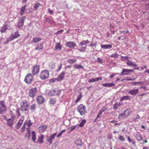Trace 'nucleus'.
<instances>
[{
    "instance_id": "nucleus-1",
    "label": "nucleus",
    "mask_w": 149,
    "mask_h": 149,
    "mask_svg": "<svg viewBox=\"0 0 149 149\" xmlns=\"http://www.w3.org/2000/svg\"><path fill=\"white\" fill-rule=\"evenodd\" d=\"M20 109L24 111H28L29 104L27 100H24L21 102L20 103Z\"/></svg>"
},
{
    "instance_id": "nucleus-2",
    "label": "nucleus",
    "mask_w": 149,
    "mask_h": 149,
    "mask_svg": "<svg viewBox=\"0 0 149 149\" xmlns=\"http://www.w3.org/2000/svg\"><path fill=\"white\" fill-rule=\"evenodd\" d=\"M49 73L48 71L47 70H44L40 72L39 77L42 80H45L49 77Z\"/></svg>"
},
{
    "instance_id": "nucleus-3",
    "label": "nucleus",
    "mask_w": 149,
    "mask_h": 149,
    "mask_svg": "<svg viewBox=\"0 0 149 149\" xmlns=\"http://www.w3.org/2000/svg\"><path fill=\"white\" fill-rule=\"evenodd\" d=\"M77 110L81 115H84L86 112V106L82 104H80L77 107Z\"/></svg>"
},
{
    "instance_id": "nucleus-4",
    "label": "nucleus",
    "mask_w": 149,
    "mask_h": 149,
    "mask_svg": "<svg viewBox=\"0 0 149 149\" xmlns=\"http://www.w3.org/2000/svg\"><path fill=\"white\" fill-rule=\"evenodd\" d=\"M61 93V91L57 88L49 90L47 93L48 95L50 96L56 95H59Z\"/></svg>"
},
{
    "instance_id": "nucleus-5",
    "label": "nucleus",
    "mask_w": 149,
    "mask_h": 149,
    "mask_svg": "<svg viewBox=\"0 0 149 149\" xmlns=\"http://www.w3.org/2000/svg\"><path fill=\"white\" fill-rule=\"evenodd\" d=\"M20 36V35L18 31L15 32L14 34H11L10 35L8 38L9 40H6V43H8L9 40H13L19 37Z\"/></svg>"
},
{
    "instance_id": "nucleus-6",
    "label": "nucleus",
    "mask_w": 149,
    "mask_h": 149,
    "mask_svg": "<svg viewBox=\"0 0 149 149\" xmlns=\"http://www.w3.org/2000/svg\"><path fill=\"white\" fill-rule=\"evenodd\" d=\"M37 91L36 87L32 88L30 89L29 91V96L31 98H33L35 95Z\"/></svg>"
},
{
    "instance_id": "nucleus-7",
    "label": "nucleus",
    "mask_w": 149,
    "mask_h": 149,
    "mask_svg": "<svg viewBox=\"0 0 149 149\" xmlns=\"http://www.w3.org/2000/svg\"><path fill=\"white\" fill-rule=\"evenodd\" d=\"M33 80V77L30 73L27 74L25 78L24 82L27 84H30L32 82Z\"/></svg>"
},
{
    "instance_id": "nucleus-8",
    "label": "nucleus",
    "mask_w": 149,
    "mask_h": 149,
    "mask_svg": "<svg viewBox=\"0 0 149 149\" xmlns=\"http://www.w3.org/2000/svg\"><path fill=\"white\" fill-rule=\"evenodd\" d=\"M6 110V107L5 105L4 102L0 101V114L2 113Z\"/></svg>"
},
{
    "instance_id": "nucleus-9",
    "label": "nucleus",
    "mask_w": 149,
    "mask_h": 149,
    "mask_svg": "<svg viewBox=\"0 0 149 149\" xmlns=\"http://www.w3.org/2000/svg\"><path fill=\"white\" fill-rule=\"evenodd\" d=\"M40 70V66L35 65L34 66L32 70V73L33 75H36L38 73Z\"/></svg>"
},
{
    "instance_id": "nucleus-10",
    "label": "nucleus",
    "mask_w": 149,
    "mask_h": 149,
    "mask_svg": "<svg viewBox=\"0 0 149 149\" xmlns=\"http://www.w3.org/2000/svg\"><path fill=\"white\" fill-rule=\"evenodd\" d=\"M65 73L64 72H61L58 77L55 79V80H56L58 81L61 82L65 78Z\"/></svg>"
},
{
    "instance_id": "nucleus-11",
    "label": "nucleus",
    "mask_w": 149,
    "mask_h": 149,
    "mask_svg": "<svg viewBox=\"0 0 149 149\" xmlns=\"http://www.w3.org/2000/svg\"><path fill=\"white\" fill-rule=\"evenodd\" d=\"M127 64L128 66L134 67L135 68H134V69L139 70L138 68H135L137 67V65L134 62H133L132 61H130L129 60H127Z\"/></svg>"
},
{
    "instance_id": "nucleus-12",
    "label": "nucleus",
    "mask_w": 149,
    "mask_h": 149,
    "mask_svg": "<svg viewBox=\"0 0 149 149\" xmlns=\"http://www.w3.org/2000/svg\"><path fill=\"white\" fill-rule=\"evenodd\" d=\"M133 70L123 69L122 72V75H129L133 72Z\"/></svg>"
},
{
    "instance_id": "nucleus-13",
    "label": "nucleus",
    "mask_w": 149,
    "mask_h": 149,
    "mask_svg": "<svg viewBox=\"0 0 149 149\" xmlns=\"http://www.w3.org/2000/svg\"><path fill=\"white\" fill-rule=\"evenodd\" d=\"M66 46L69 48H74L77 46V45L74 42L70 41L66 42Z\"/></svg>"
},
{
    "instance_id": "nucleus-14",
    "label": "nucleus",
    "mask_w": 149,
    "mask_h": 149,
    "mask_svg": "<svg viewBox=\"0 0 149 149\" xmlns=\"http://www.w3.org/2000/svg\"><path fill=\"white\" fill-rule=\"evenodd\" d=\"M25 19V17H22L20 19V21L18 22L17 26L19 28L22 27L24 23V19Z\"/></svg>"
},
{
    "instance_id": "nucleus-15",
    "label": "nucleus",
    "mask_w": 149,
    "mask_h": 149,
    "mask_svg": "<svg viewBox=\"0 0 149 149\" xmlns=\"http://www.w3.org/2000/svg\"><path fill=\"white\" fill-rule=\"evenodd\" d=\"M24 117H22L19 120L16 127L17 129H18L22 125V124L24 120Z\"/></svg>"
},
{
    "instance_id": "nucleus-16",
    "label": "nucleus",
    "mask_w": 149,
    "mask_h": 149,
    "mask_svg": "<svg viewBox=\"0 0 149 149\" xmlns=\"http://www.w3.org/2000/svg\"><path fill=\"white\" fill-rule=\"evenodd\" d=\"M47 128V126L46 125H41L39 128V130L40 132H43L45 131Z\"/></svg>"
},
{
    "instance_id": "nucleus-17",
    "label": "nucleus",
    "mask_w": 149,
    "mask_h": 149,
    "mask_svg": "<svg viewBox=\"0 0 149 149\" xmlns=\"http://www.w3.org/2000/svg\"><path fill=\"white\" fill-rule=\"evenodd\" d=\"M62 46L60 42H56L55 44V49L56 50H58L60 51L62 48Z\"/></svg>"
},
{
    "instance_id": "nucleus-18",
    "label": "nucleus",
    "mask_w": 149,
    "mask_h": 149,
    "mask_svg": "<svg viewBox=\"0 0 149 149\" xmlns=\"http://www.w3.org/2000/svg\"><path fill=\"white\" fill-rule=\"evenodd\" d=\"M57 134V132H56L52 135H51L50 137L47 140V141L49 142L50 144H51L52 143V140L54 139L55 137Z\"/></svg>"
},
{
    "instance_id": "nucleus-19",
    "label": "nucleus",
    "mask_w": 149,
    "mask_h": 149,
    "mask_svg": "<svg viewBox=\"0 0 149 149\" xmlns=\"http://www.w3.org/2000/svg\"><path fill=\"white\" fill-rule=\"evenodd\" d=\"M130 114V112L129 110H125L123 113H122V118H127Z\"/></svg>"
},
{
    "instance_id": "nucleus-20",
    "label": "nucleus",
    "mask_w": 149,
    "mask_h": 149,
    "mask_svg": "<svg viewBox=\"0 0 149 149\" xmlns=\"http://www.w3.org/2000/svg\"><path fill=\"white\" fill-rule=\"evenodd\" d=\"M101 48L103 49H110L112 48V45H101Z\"/></svg>"
},
{
    "instance_id": "nucleus-21",
    "label": "nucleus",
    "mask_w": 149,
    "mask_h": 149,
    "mask_svg": "<svg viewBox=\"0 0 149 149\" xmlns=\"http://www.w3.org/2000/svg\"><path fill=\"white\" fill-rule=\"evenodd\" d=\"M37 101L38 103L42 104L44 101V99L41 96H38L37 98Z\"/></svg>"
},
{
    "instance_id": "nucleus-22",
    "label": "nucleus",
    "mask_w": 149,
    "mask_h": 149,
    "mask_svg": "<svg viewBox=\"0 0 149 149\" xmlns=\"http://www.w3.org/2000/svg\"><path fill=\"white\" fill-rule=\"evenodd\" d=\"M42 39L38 37H35L33 38L31 42L33 43H36L40 41Z\"/></svg>"
},
{
    "instance_id": "nucleus-23",
    "label": "nucleus",
    "mask_w": 149,
    "mask_h": 149,
    "mask_svg": "<svg viewBox=\"0 0 149 149\" xmlns=\"http://www.w3.org/2000/svg\"><path fill=\"white\" fill-rule=\"evenodd\" d=\"M14 120L12 119H9L7 120V124L11 127H13L12 126L13 124Z\"/></svg>"
},
{
    "instance_id": "nucleus-24",
    "label": "nucleus",
    "mask_w": 149,
    "mask_h": 149,
    "mask_svg": "<svg viewBox=\"0 0 149 149\" xmlns=\"http://www.w3.org/2000/svg\"><path fill=\"white\" fill-rule=\"evenodd\" d=\"M139 92V89H136L132 90L129 92V93L132 95H135Z\"/></svg>"
},
{
    "instance_id": "nucleus-25",
    "label": "nucleus",
    "mask_w": 149,
    "mask_h": 149,
    "mask_svg": "<svg viewBox=\"0 0 149 149\" xmlns=\"http://www.w3.org/2000/svg\"><path fill=\"white\" fill-rule=\"evenodd\" d=\"M36 108V104L34 103L31 105L30 107V109L32 112H34Z\"/></svg>"
},
{
    "instance_id": "nucleus-26",
    "label": "nucleus",
    "mask_w": 149,
    "mask_h": 149,
    "mask_svg": "<svg viewBox=\"0 0 149 149\" xmlns=\"http://www.w3.org/2000/svg\"><path fill=\"white\" fill-rule=\"evenodd\" d=\"M8 25L7 24L4 25L1 28V33H3L5 32V31L8 29Z\"/></svg>"
},
{
    "instance_id": "nucleus-27",
    "label": "nucleus",
    "mask_w": 149,
    "mask_h": 149,
    "mask_svg": "<svg viewBox=\"0 0 149 149\" xmlns=\"http://www.w3.org/2000/svg\"><path fill=\"white\" fill-rule=\"evenodd\" d=\"M26 6L25 5L21 8L19 11V14L21 16L23 15L24 14V11L26 10Z\"/></svg>"
},
{
    "instance_id": "nucleus-28",
    "label": "nucleus",
    "mask_w": 149,
    "mask_h": 149,
    "mask_svg": "<svg viewBox=\"0 0 149 149\" xmlns=\"http://www.w3.org/2000/svg\"><path fill=\"white\" fill-rule=\"evenodd\" d=\"M127 138L128 141L130 143H132L134 146H136V142L134 139H131L129 136H127Z\"/></svg>"
},
{
    "instance_id": "nucleus-29",
    "label": "nucleus",
    "mask_w": 149,
    "mask_h": 149,
    "mask_svg": "<svg viewBox=\"0 0 149 149\" xmlns=\"http://www.w3.org/2000/svg\"><path fill=\"white\" fill-rule=\"evenodd\" d=\"M115 84L113 83H108V84H103L102 86L105 87H112L115 86Z\"/></svg>"
},
{
    "instance_id": "nucleus-30",
    "label": "nucleus",
    "mask_w": 149,
    "mask_h": 149,
    "mask_svg": "<svg viewBox=\"0 0 149 149\" xmlns=\"http://www.w3.org/2000/svg\"><path fill=\"white\" fill-rule=\"evenodd\" d=\"M90 43V42L88 40H83L81 42H80L79 45H80L81 46H82L83 45H85L87 44Z\"/></svg>"
},
{
    "instance_id": "nucleus-31",
    "label": "nucleus",
    "mask_w": 149,
    "mask_h": 149,
    "mask_svg": "<svg viewBox=\"0 0 149 149\" xmlns=\"http://www.w3.org/2000/svg\"><path fill=\"white\" fill-rule=\"evenodd\" d=\"M31 136H32V140L34 142L36 141V135L35 132L34 131H32L31 133Z\"/></svg>"
},
{
    "instance_id": "nucleus-32",
    "label": "nucleus",
    "mask_w": 149,
    "mask_h": 149,
    "mask_svg": "<svg viewBox=\"0 0 149 149\" xmlns=\"http://www.w3.org/2000/svg\"><path fill=\"white\" fill-rule=\"evenodd\" d=\"M44 138V136L43 135L41 134L40 136L39 137L38 139V142L41 143H43V139Z\"/></svg>"
},
{
    "instance_id": "nucleus-33",
    "label": "nucleus",
    "mask_w": 149,
    "mask_h": 149,
    "mask_svg": "<svg viewBox=\"0 0 149 149\" xmlns=\"http://www.w3.org/2000/svg\"><path fill=\"white\" fill-rule=\"evenodd\" d=\"M43 48V47L42 46V44H38L37 45V46L35 48V50H40L42 49Z\"/></svg>"
},
{
    "instance_id": "nucleus-34",
    "label": "nucleus",
    "mask_w": 149,
    "mask_h": 149,
    "mask_svg": "<svg viewBox=\"0 0 149 149\" xmlns=\"http://www.w3.org/2000/svg\"><path fill=\"white\" fill-rule=\"evenodd\" d=\"M73 67L74 68L76 69H83L84 68L83 66L81 65H77L75 64L74 65Z\"/></svg>"
},
{
    "instance_id": "nucleus-35",
    "label": "nucleus",
    "mask_w": 149,
    "mask_h": 149,
    "mask_svg": "<svg viewBox=\"0 0 149 149\" xmlns=\"http://www.w3.org/2000/svg\"><path fill=\"white\" fill-rule=\"evenodd\" d=\"M77 61V59H70L67 60V62L70 64H72Z\"/></svg>"
},
{
    "instance_id": "nucleus-36",
    "label": "nucleus",
    "mask_w": 149,
    "mask_h": 149,
    "mask_svg": "<svg viewBox=\"0 0 149 149\" xmlns=\"http://www.w3.org/2000/svg\"><path fill=\"white\" fill-rule=\"evenodd\" d=\"M56 102V99L55 98H51L49 101L50 103L51 104H55Z\"/></svg>"
},
{
    "instance_id": "nucleus-37",
    "label": "nucleus",
    "mask_w": 149,
    "mask_h": 149,
    "mask_svg": "<svg viewBox=\"0 0 149 149\" xmlns=\"http://www.w3.org/2000/svg\"><path fill=\"white\" fill-rule=\"evenodd\" d=\"M86 120L85 119H83L81 121V122L80 123L79 125L80 127H82L84 126V125L86 123Z\"/></svg>"
},
{
    "instance_id": "nucleus-38",
    "label": "nucleus",
    "mask_w": 149,
    "mask_h": 149,
    "mask_svg": "<svg viewBox=\"0 0 149 149\" xmlns=\"http://www.w3.org/2000/svg\"><path fill=\"white\" fill-rule=\"evenodd\" d=\"M40 6H42V5L39 3H36L34 7V10H36Z\"/></svg>"
},
{
    "instance_id": "nucleus-39",
    "label": "nucleus",
    "mask_w": 149,
    "mask_h": 149,
    "mask_svg": "<svg viewBox=\"0 0 149 149\" xmlns=\"http://www.w3.org/2000/svg\"><path fill=\"white\" fill-rule=\"evenodd\" d=\"M82 97V96L81 95V93H80L77 99H76V100L75 101V103H77L79 102V101L81 100V98Z\"/></svg>"
},
{
    "instance_id": "nucleus-40",
    "label": "nucleus",
    "mask_w": 149,
    "mask_h": 149,
    "mask_svg": "<svg viewBox=\"0 0 149 149\" xmlns=\"http://www.w3.org/2000/svg\"><path fill=\"white\" fill-rule=\"evenodd\" d=\"M86 47L85 46L84 47H82L81 49H77V50L79 51L80 52H84L86 51Z\"/></svg>"
},
{
    "instance_id": "nucleus-41",
    "label": "nucleus",
    "mask_w": 149,
    "mask_h": 149,
    "mask_svg": "<svg viewBox=\"0 0 149 149\" xmlns=\"http://www.w3.org/2000/svg\"><path fill=\"white\" fill-rule=\"evenodd\" d=\"M106 110V108L104 107L102 109H101L99 111L100 114H102L103 112H104Z\"/></svg>"
},
{
    "instance_id": "nucleus-42",
    "label": "nucleus",
    "mask_w": 149,
    "mask_h": 149,
    "mask_svg": "<svg viewBox=\"0 0 149 149\" xmlns=\"http://www.w3.org/2000/svg\"><path fill=\"white\" fill-rule=\"evenodd\" d=\"M136 137L137 139L139 141H141L142 140V136L141 135H137Z\"/></svg>"
},
{
    "instance_id": "nucleus-43",
    "label": "nucleus",
    "mask_w": 149,
    "mask_h": 149,
    "mask_svg": "<svg viewBox=\"0 0 149 149\" xmlns=\"http://www.w3.org/2000/svg\"><path fill=\"white\" fill-rule=\"evenodd\" d=\"M26 123H25L24 124V125H23V126L21 128V132H24L25 130V125H26Z\"/></svg>"
},
{
    "instance_id": "nucleus-44",
    "label": "nucleus",
    "mask_w": 149,
    "mask_h": 149,
    "mask_svg": "<svg viewBox=\"0 0 149 149\" xmlns=\"http://www.w3.org/2000/svg\"><path fill=\"white\" fill-rule=\"evenodd\" d=\"M143 83L142 81H140L139 82H132L131 83L132 85H136V84H140L141 85L142 83Z\"/></svg>"
},
{
    "instance_id": "nucleus-45",
    "label": "nucleus",
    "mask_w": 149,
    "mask_h": 149,
    "mask_svg": "<svg viewBox=\"0 0 149 149\" xmlns=\"http://www.w3.org/2000/svg\"><path fill=\"white\" fill-rule=\"evenodd\" d=\"M110 56L111 57L116 58H117L118 57V55L116 53H115L114 54L111 55Z\"/></svg>"
},
{
    "instance_id": "nucleus-46",
    "label": "nucleus",
    "mask_w": 149,
    "mask_h": 149,
    "mask_svg": "<svg viewBox=\"0 0 149 149\" xmlns=\"http://www.w3.org/2000/svg\"><path fill=\"white\" fill-rule=\"evenodd\" d=\"M97 62L100 63L102 64L103 63V61L102 59L99 57H98L97 58Z\"/></svg>"
},
{
    "instance_id": "nucleus-47",
    "label": "nucleus",
    "mask_w": 149,
    "mask_h": 149,
    "mask_svg": "<svg viewBox=\"0 0 149 149\" xmlns=\"http://www.w3.org/2000/svg\"><path fill=\"white\" fill-rule=\"evenodd\" d=\"M129 58V57L128 56H122V61H124L127 60Z\"/></svg>"
},
{
    "instance_id": "nucleus-48",
    "label": "nucleus",
    "mask_w": 149,
    "mask_h": 149,
    "mask_svg": "<svg viewBox=\"0 0 149 149\" xmlns=\"http://www.w3.org/2000/svg\"><path fill=\"white\" fill-rule=\"evenodd\" d=\"M95 81V79L94 78H91V79H89L88 80V82L89 83H91Z\"/></svg>"
},
{
    "instance_id": "nucleus-49",
    "label": "nucleus",
    "mask_w": 149,
    "mask_h": 149,
    "mask_svg": "<svg viewBox=\"0 0 149 149\" xmlns=\"http://www.w3.org/2000/svg\"><path fill=\"white\" fill-rule=\"evenodd\" d=\"M48 11L50 14H53L54 11H53L52 10H51L50 8H49L48 9Z\"/></svg>"
},
{
    "instance_id": "nucleus-50",
    "label": "nucleus",
    "mask_w": 149,
    "mask_h": 149,
    "mask_svg": "<svg viewBox=\"0 0 149 149\" xmlns=\"http://www.w3.org/2000/svg\"><path fill=\"white\" fill-rule=\"evenodd\" d=\"M27 131H28V138H30V130H29V128H27Z\"/></svg>"
},
{
    "instance_id": "nucleus-51",
    "label": "nucleus",
    "mask_w": 149,
    "mask_h": 149,
    "mask_svg": "<svg viewBox=\"0 0 149 149\" xmlns=\"http://www.w3.org/2000/svg\"><path fill=\"white\" fill-rule=\"evenodd\" d=\"M76 125H75V126H72L70 127V131H72L74 130L76 128Z\"/></svg>"
},
{
    "instance_id": "nucleus-52",
    "label": "nucleus",
    "mask_w": 149,
    "mask_h": 149,
    "mask_svg": "<svg viewBox=\"0 0 149 149\" xmlns=\"http://www.w3.org/2000/svg\"><path fill=\"white\" fill-rule=\"evenodd\" d=\"M63 31V30H61L59 31H58L57 32L55 33V34H60L62 33Z\"/></svg>"
},
{
    "instance_id": "nucleus-53",
    "label": "nucleus",
    "mask_w": 149,
    "mask_h": 149,
    "mask_svg": "<svg viewBox=\"0 0 149 149\" xmlns=\"http://www.w3.org/2000/svg\"><path fill=\"white\" fill-rule=\"evenodd\" d=\"M128 97V96H124L122 97V101L124 100H126Z\"/></svg>"
},
{
    "instance_id": "nucleus-54",
    "label": "nucleus",
    "mask_w": 149,
    "mask_h": 149,
    "mask_svg": "<svg viewBox=\"0 0 149 149\" xmlns=\"http://www.w3.org/2000/svg\"><path fill=\"white\" fill-rule=\"evenodd\" d=\"M62 64L61 63H60L59 64V66L58 67V71L60 70L62 68Z\"/></svg>"
},
{
    "instance_id": "nucleus-55",
    "label": "nucleus",
    "mask_w": 149,
    "mask_h": 149,
    "mask_svg": "<svg viewBox=\"0 0 149 149\" xmlns=\"http://www.w3.org/2000/svg\"><path fill=\"white\" fill-rule=\"evenodd\" d=\"M116 73H113L111 75H110L109 76V77L110 78H112L114 77L116 75Z\"/></svg>"
},
{
    "instance_id": "nucleus-56",
    "label": "nucleus",
    "mask_w": 149,
    "mask_h": 149,
    "mask_svg": "<svg viewBox=\"0 0 149 149\" xmlns=\"http://www.w3.org/2000/svg\"><path fill=\"white\" fill-rule=\"evenodd\" d=\"M16 112L18 114V117L19 116H20V114L19 109H17Z\"/></svg>"
},
{
    "instance_id": "nucleus-57",
    "label": "nucleus",
    "mask_w": 149,
    "mask_h": 149,
    "mask_svg": "<svg viewBox=\"0 0 149 149\" xmlns=\"http://www.w3.org/2000/svg\"><path fill=\"white\" fill-rule=\"evenodd\" d=\"M46 21L49 23H50L51 22V20L49 18H47L46 19Z\"/></svg>"
},
{
    "instance_id": "nucleus-58",
    "label": "nucleus",
    "mask_w": 149,
    "mask_h": 149,
    "mask_svg": "<svg viewBox=\"0 0 149 149\" xmlns=\"http://www.w3.org/2000/svg\"><path fill=\"white\" fill-rule=\"evenodd\" d=\"M128 31L127 30V31H122V33H128Z\"/></svg>"
},
{
    "instance_id": "nucleus-59",
    "label": "nucleus",
    "mask_w": 149,
    "mask_h": 149,
    "mask_svg": "<svg viewBox=\"0 0 149 149\" xmlns=\"http://www.w3.org/2000/svg\"><path fill=\"white\" fill-rule=\"evenodd\" d=\"M62 134L60 132L58 134L57 136V137H58V138L61 135H62Z\"/></svg>"
},
{
    "instance_id": "nucleus-60",
    "label": "nucleus",
    "mask_w": 149,
    "mask_h": 149,
    "mask_svg": "<svg viewBox=\"0 0 149 149\" xmlns=\"http://www.w3.org/2000/svg\"><path fill=\"white\" fill-rule=\"evenodd\" d=\"M139 88H142L143 89H146V86H141V87H139Z\"/></svg>"
},
{
    "instance_id": "nucleus-61",
    "label": "nucleus",
    "mask_w": 149,
    "mask_h": 149,
    "mask_svg": "<svg viewBox=\"0 0 149 149\" xmlns=\"http://www.w3.org/2000/svg\"><path fill=\"white\" fill-rule=\"evenodd\" d=\"M28 133H27L25 135V138H27L28 139H29L30 138H28Z\"/></svg>"
},
{
    "instance_id": "nucleus-62",
    "label": "nucleus",
    "mask_w": 149,
    "mask_h": 149,
    "mask_svg": "<svg viewBox=\"0 0 149 149\" xmlns=\"http://www.w3.org/2000/svg\"><path fill=\"white\" fill-rule=\"evenodd\" d=\"M99 80H99V77H96L95 79V81H99Z\"/></svg>"
},
{
    "instance_id": "nucleus-63",
    "label": "nucleus",
    "mask_w": 149,
    "mask_h": 149,
    "mask_svg": "<svg viewBox=\"0 0 149 149\" xmlns=\"http://www.w3.org/2000/svg\"><path fill=\"white\" fill-rule=\"evenodd\" d=\"M71 67V66L70 65H68L65 67V68L67 69L68 68H70Z\"/></svg>"
},
{
    "instance_id": "nucleus-64",
    "label": "nucleus",
    "mask_w": 149,
    "mask_h": 149,
    "mask_svg": "<svg viewBox=\"0 0 149 149\" xmlns=\"http://www.w3.org/2000/svg\"><path fill=\"white\" fill-rule=\"evenodd\" d=\"M144 72H147L148 73H149V69L146 70Z\"/></svg>"
}]
</instances>
